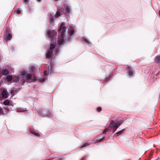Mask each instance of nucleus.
<instances>
[{"label":"nucleus","instance_id":"a211bd4d","mask_svg":"<svg viewBox=\"0 0 160 160\" xmlns=\"http://www.w3.org/2000/svg\"><path fill=\"white\" fill-rule=\"evenodd\" d=\"M36 68L34 66H32L29 68V70L31 72H34L35 71Z\"/></svg>","mask_w":160,"mask_h":160},{"label":"nucleus","instance_id":"4468645a","mask_svg":"<svg viewBox=\"0 0 160 160\" xmlns=\"http://www.w3.org/2000/svg\"><path fill=\"white\" fill-rule=\"evenodd\" d=\"M2 73L3 75H7L9 74V72L7 69H4L2 70Z\"/></svg>","mask_w":160,"mask_h":160},{"label":"nucleus","instance_id":"aec40b11","mask_svg":"<svg viewBox=\"0 0 160 160\" xmlns=\"http://www.w3.org/2000/svg\"><path fill=\"white\" fill-rule=\"evenodd\" d=\"M91 143L90 142H86L85 143H84V144L81 147V148H83L84 147H86L89 145H90Z\"/></svg>","mask_w":160,"mask_h":160},{"label":"nucleus","instance_id":"f3484780","mask_svg":"<svg viewBox=\"0 0 160 160\" xmlns=\"http://www.w3.org/2000/svg\"><path fill=\"white\" fill-rule=\"evenodd\" d=\"M55 48V45L54 44L51 43L50 45V49L49 50L53 51V50Z\"/></svg>","mask_w":160,"mask_h":160},{"label":"nucleus","instance_id":"f704fd0d","mask_svg":"<svg viewBox=\"0 0 160 160\" xmlns=\"http://www.w3.org/2000/svg\"><path fill=\"white\" fill-rule=\"evenodd\" d=\"M87 155H85L83 157H82V158L81 159V160H83L84 159L87 157Z\"/></svg>","mask_w":160,"mask_h":160},{"label":"nucleus","instance_id":"f257e3e1","mask_svg":"<svg viewBox=\"0 0 160 160\" xmlns=\"http://www.w3.org/2000/svg\"><path fill=\"white\" fill-rule=\"evenodd\" d=\"M21 76L22 77H21V83L23 85L24 82H31L36 80V77L32 76L31 73L26 72H21Z\"/></svg>","mask_w":160,"mask_h":160},{"label":"nucleus","instance_id":"f03ea898","mask_svg":"<svg viewBox=\"0 0 160 160\" xmlns=\"http://www.w3.org/2000/svg\"><path fill=\"white\" fill-rule=\"evenodd\" d=\"M65 25L64 22H62L59 29V32L60 33V35L58 40V43L59 45L64 44L66 41L65 39H64V37L66 27L64 26Z\"/></svg>","mask_w":160,"mask_h":160},{"label":"nucleus","instance_id":"f8f14e48","mask_svg":"<svg viewBox=\"0 0 160 160\" xmlns=\"http://www.w3.org/2000/svg\"><path fill=\"white\" fill-rule=\"evenodd\" d=\"M8 92L5 90H3L2 93V95L3 98H7L8 97Z\"/></svg>","mask_w":160,"mask_h":160},{"label":"nucleus","instance_id":"cd10ccee","mask_svg":"<svg viewBox=\"0 0 160 160\" xmlns=\"http://www.w3.org/2000/svg\"><path fill=\"white\" fill-rule=\"evenodd\" d=\"M102 108L100 107H98L97 108V111L98 112H100L101 111Z\"/></svg>","mask_w":160,"mask_h":160},{"label":"nucleus","instance_id":"c9c22d12","mask_svg":"<svg viewBox=\"0 0 160 160\" xmlns=\"http://www.w3.org/2000/svg\"><path fill=\"white\" fill-rule=\"evenodd\" d=\"M37 0L38 2H40L42 1V0Z\"/></svg>","mask_w":160,"mask_h":160},{"label":"nucleus","instance_id":"e433bc0d","mask_svg":"<svg viewBox=\"0 0 160 160\" xmlns=\"http://www.w3.org/2000/svg\"><path fill=\"white\" fill-rule=\"evenodd\" d=\"M159 15L160 16V11H159Z\"/></svg>","mask_w":160,"mask_h":160},{"label":"nucleus","instance_id":"412c9836","mask_svg":"<svg viewBox=\"0 0 160 160\" xmlns=\"http://www.w3.org/2000/svg\"><path fill=\"white\" fill-rule=\"evenodd\" d=\"M3 103L5 105H7L9 104V102L8 100H6L3 102Z\"/></svg>","mask_w":160,"mask_h":160},{"label":"nucleus","instance_id":"72a5a7b5","mask_svg":"<svg viewBox=\"0 0 160 160\" xmlns=\"http://www.w3.org/2000/svg\"><path fill=\"white\" fill-rule=\"evenodd\" d=\"M47 75V71H44V75L45 76H46Z\"/></svg>","mask_w":160,"mask_h":160},{"label":"nucleus","instance_id":"dca6fc26","mask_svg":"<svg viewBox=\"0 0 160 160\" xmlns=\"http://www.w3.org/2000/svg\"><path fill=\"white\" fill-rule=\"evenodd\" d=\"M125 129H122L121 130H120L116 133H115V135L118 136V135H121L122 134V132L123 131H125Z\"/></svg>","mask_w":160,"mask_h":160},{"label":"nucleus","instance_id":"ddd939ff","mask_svg":"<svg viewBox=\"0 0 160 160\" xmlns=\"http://www.w3.org/2000/svg\"><path fill=\"white\" fill-rule=\"evenodd\" d=\"M155 62L157 63H160V55H158L155 57Z\"/></svg>","mask_w":160,"mask_h":160},{"label":"nucleus","instance_id":"b1692460","mask_svg":"<svg viewBox=\"0 0 160 160\" xmlns=\"http://www.w3.org/2000/svg\"><path fill=\"white\" fill-rule=\"evenodd\" d=\"M39 80L41 82H44L45 80V79L43 77H42L41 78H40Z\"/></svg>","mask_w":160,"mask_h":160},{"label":"nucleus","instance_id":"c85d7f7f","mask_svg":"<svg viewBox=\"0 0 160 160\" xmlns=\"http://www.w3.org/2000/svg\"><path fill=\"white\" fill-rule=\"evenodd\" d=\"M14 13H16V14H20V10L18 9L17 10H15L14 12Z\"/></svg>","mask_w":160,"mask_h":160},{"label":"nucleus","instance_id":"393cba45","mask_svg":"<svg viewBox=\"0 0 160 160\" xmlns=\"http://www.w3.org/2000/svg\"><path fill=\"white\" fill-rule=\"evenodd\" d=\"M55 51L56 54H58L59 51V49L58 48H55Z\"/></svg>","mask_w":160,"mask_h":160},{"label":"nucleus","instance_id":"7c9ffc66","mask_svg":"<svg viewBox=\"0 0 160 160\" xmlns=\"http://www.w3.org/2000/svg\"><path fill=\"white\" fill-rule=\"evenodd\" d=\"M108 129L106 128L103 131V134H106V132H108Z\"/></svg>","mask_w":160,"mask_h":160},{"label":"nucleus","instance_id":"bb28decb","mask_svg":"<svg viewBox=\"0 0 160 160\" xmlns=\"http://www.w3.org/2000/svg\"><path fill=\"white\" fill-rule=\"evenodd\" d=\"M0 114H2V115L4 114L3 109L1 107H0Z\"/></svg>","mask_w":160,"mask_h":160},{"label":"nucleus","instance_id":"5701e85b","mask_svg":"<svg viewBox=\"0 0 160 160\" xmlns=\"http://www.w3.org/2000/svg\"><path fill=\"white\" fill-rule=\"evenodd\" d=\"M65 9L67 13H69L70 12V8L68 6L66 7Z\"/></svg>","mask_w":160,"mask_h":160},{"label":"nucleus","instance_id":"473e14b6","mask_svg":"<svg viewBox=\"0 0 160 160\" xmlns=\"http://www.w3.org/2000/svg\"><path fill=\"white\" fill-rule=\"evenodd\" d=\"M26 110H26V108H24V109H21V108L20 112H23L26 111Z\"/></svg>","mask_w":160,"mask_h":160},{"label":"nucleus","instance_id":"2f4dec72","mask_svg":"<svg viewBox=\"0 0 160 160\" xmlns=\"http://www.w3.org/2000/svg\"><path fill=\"white\" fill-rule=\"evenodd\" d=\"M84 41L86 43H90L89 41H88V40L87 39H84Z\"/></svg>","mask_w":160,"mask_h":160},{"label":"nucleus","instance_id":"6ab92c4d","mask_svg":"<svg viewBox=\"0 0 160 160\" xmlns=\"http://www.w3.org/2000/svg\"><path fill=\"white\" fill-rule=\"evenodd\" d=\"M54 17L52 15H51L49 17V22L50 23H52L54 22Z\"/></svg>","mask_w":160,"mask_h":160},{"label":"nucleus","instance_id":"2eb2a0df","mask_svg":"<svg viewBox=\"0 0 160 160\" xmlns=\"http://www.w3.org/2000/svg\"><path fill=\"white\" fill-rule=\"evenodd\" d=\"M13 78L12 76L11 75H9L7 76L6 78V79L8 82L11 81Z\"/></svg>","mask_w":160,"mask_h":160},{"label":"nucleus","instance_id":"39448f33","mask_svg":"<svg viewBox=\"0 0 160 160\" xmlns=\"http://www.w3.org/2000/svg\"><path fill=\"white\" fill-rule=\"evenodd\" d=\"M104 138V136L102 134H100L96 137L93 139V141L95 143L99 142L102 141Z\"/></svg>","mask_w":160,"mask_h":160},{"label":"nucleus","instance_id":"a878e982","mask_svg":"<svg viewBox=\"0 0 160 160\" xmlns=\"http://www.w3.org/2000/svg\"><path fill=\"white\" fill-rule=\"evenodd\" d=\"M3 108L5 110L6 112H7L9 110V108L7 106L4 107Z\"/></svg>","mask_w":160,"mask_h":160},{"label":"nucleus","instance_id":"6e6552de","mask_svg":"<svg viewBox=\"0 0 160 160\" xmlns=\"http://www.w3.org/2000/svg\"><path fill=\"white\" fill-rule=\"evenodd\" d=\"M6 30L7 35L5 38V39L7 41L10 40L12 38V35L9 32V31L10 30L9 28H7Z\"/></svg>","mask_w":160,"mask_h":160},{"label":"nucleus","instance_id":"20e7f679","mask_svg":"<svg viewBox=\"0 0 160 160\" xmlns=\"http://www.w3.org/2000/svg\"><path fill=\"white\" fill-rule=\"evenodd\" d=\"M39 113L43 117H50L52 115L50 112L48 110H40L38 111Z\"/></svg>","mask_w":160,"mask_h":160},{"label":"nucleus","instance_id":"1a4fd4ad","mask_svg":"<svg viewBox=\"0 0 160 160\" xmlns=\"http://www.w3.org/2000/svg\"><path fill=\"white\" fill-rule=\"evenodd\" d=\"M76 31V28L73 27H71L68 33L70 36H72Z\"/></svg>","mask_w":160,"mask_h":160},{"label":"nucleus","instance_id":"4be33fe9","mask_svg":"<svg viewBox=\"0 0 160 160\" xmlns=\"http://www.w3.org/2000/svg\"><path fill=\"white\" fill-rule=\"evenodd\" d=\"M60 16V13L59 11H57L55 15V16L56 17H58Z\"/></svg>","mask_w":160,"mask_h":160},{"label":"nucleus","instance_id":"9b49d317","mask_svg":"<svg viewBox=\"0 0 160 160\" xmlns=\"http://www.w3.org/2000/svg\"><path fill=\"white\" fill-rule=\"evenodd\" d=\"M30 132L37 137H40V134L39 133L33 130H30Z\"/></svg>","mask_w":160,"mask_h":160},{"label":"nucleus","instance_id":"0eeeda50","mask_svg":"<svg viewBox=\"0 0 160 160\" xmlns=\"http://www.w3.org/2000/svg\"><path fill=\"white\" fill-rule=\"evenodd\" d=\"M126 69L128 70V73L129 75L130 76H133L134 71V70L132 69V68L130 66H128L126 67Z\"/></svg>","mask_w":160,"mask_h":160},{"label":"nucleus","instance_id":"423d86ee","mask_svg":"<svg viewBox=\"0 0 160 160\" xmlns=\"http://www.w3.org/2000/svg\"><path fill=\"white\" fill-rule=\"evenodd\" d=\"M57 32L56 31L49 30L47 32V34L48 36L50 38L55 36Z\"/></svg>","mask_w":160,"mask_h":160},{"label":"nucleus","instance_id":"7ed1b4c3","mask_svg":"<svg viewBox=\"0 0 160 160\" xmlns=\"http://www.w3.org/2000/svg\"><path fill=\"white\" fill-rule=\"evenodd\" d=\"M122 120L119 121L111 120L109 127L111 128H113V132H114L122 124Z\"/></svg>","mask_w":160,"mask_h":160},{"label":"nucleus","instance_id":"9d476101","mask_svg":"<svg viewBox=\"0 0 160 160\" xmlns=\"http://www.w3.org/2000/svg\"><path fill=\"white\" fill-rule=\"evenodd\" d=\"M53 54V52L51 50H48L46 54V57L47 58H51Z\"/></svg>","mask_w":160,"mask_h":160},{"label":"nucleus","instance_id":"c756f323","mask_svg":"<svg viewBox=\"0 0 160 160\" xmlns=\"http://www.w3.org/2000/svg\"><path fill=\"white\" fill-rule=\"evenodd\" d=\"M29 1V0H24L23 1V3L25 4H27L28 3Z\"/></svg>","mask_w":160,"mask_h":160}]
</instances>
